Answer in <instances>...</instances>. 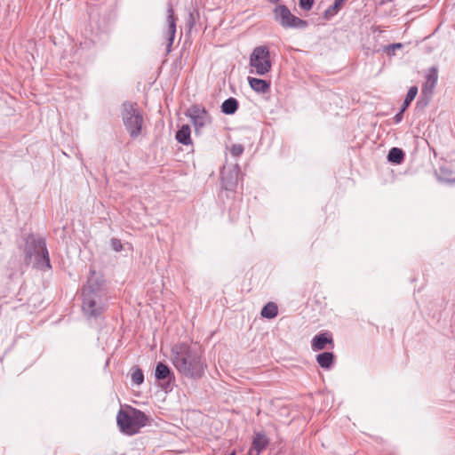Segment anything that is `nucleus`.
Returning <instances> with one entry per match:
<instances>
[{
  "mask_svg": "<svg viewBox=\"0 0 455 455\" xmlns=\"http://www.w3.org/2000/svg\"><path fill=\"white\" fill-rule=\"evenodd\" d=\"M171 361L180 375L191 379H200L207 369L204 351L197 345L185 342L174 345L171 349Z\"/></svg>",
  "mask_w": 455,
  "mask_h": 455,
  "instance_id": "1",
  "label": "nucleus"
},
{
  "mask_svg": "<svg viewBox=\"0 0 455 455\" xmlns=\"http://www.w3.org/2000/svg\"><path fill=\"white\" fill-rule=\"evenodd\" d=\"M84 313L88 317H98L107 307V295L104 289V281L94 275L88 278L86 285L83 289Z\"/></svg>",
  "mask_w": 455,
  "mask_h": 455,
  "instance_id": "2",
  "label": "nucleus"
},
{
  "mask_svg": "<svg viewBox=\"0 0 455 455\" xmlns=\"http://www.w3.org/2000/svg\"><path fill=\"white\" fill-rule=\"evenodd\" d=\"M24 252L28 264L33 263L39 269L51 268L49 253L43 238L29 235L26 238Z\"/></svg>",
  "mask_w": 455,
  "mask_h": 455,
  "instance_id": "3",
  "label": "nucleus"
},
{
  "mask_svg": "<svg viewBox=\"0 0 455 455\" xmlns=\"http://www.w3.org/2000/svg\"><path fill=\"white\" fill-rule=\"evenodd\" d=\"M147 421L148 418L144 412L132 407L128 411L120 410L116 416L117 425L121 431L127 435L136 434Z\"/></svg>",
  "mask_w": 455,
  "mask_h": 455,
  "instance_id": "4",
  "label": "nucleus"
},
{
  "mask_svg": "<svg viewBox=\"0 0 455 455\" xmlns=\"http://www.w3.org/2000/svg\"><path fill=\"white\" fill-rule=\"evenodd\" d=\"M121 115L125 129L131 138H138L141 133L144 119L137 103L124 102L122 105Z\"/></svg>",
  "mask_w": 455,
  "mask_h": 455,
  "instance_id": "5",
  "label": "nucleus"
},
{
  "mask_svg": "<svg viewBox=\"0 0 455 455\" xmlns=\"http://www.w3.org/2000/svg\"><path fill=\"white\" fill-rule=\"evenodd\" d=\"M251 73L264 76L271 70L272 63L269 50L265 45L257 46L250 56Z\"/></svg>",
  "mask_w": 455,
  "mask_h": 455,
  "instance_id": "6",
  "label": "nucleus"
},
{
  "mask_svg": "<svg viewBox=\"0 0 455 455\" xmlns=\"http://www.w3.org/2000/svg\"><path fill=\"white\" fill-rule=\"evenodd\" d=\"M275 21L284 28L303 29L307 27V21L295 15L285 5L280 4L274 9Z\"/></svg>",
  "mask_w": 455,
  "mask_h": 455,
  "instance_id": "7",
  "label": "nucleus"
},
{
  "mask_svg": "<svg viewBox=\"0 0 455 455\" xmlns=\"http://www.w3.org/2000/svg\"><path fill=\"white\" fill-rule=\"evenodd\" d=\"M188 116L190 117L195 129L198 132L201 128L212 124V116L208 111L200 105H194L188 110Z\"/></svg>",
  "mask_w": 455,
  "mask_h": 455,
  "instance_id": "8",
  "label": "nucleus"
},
{
  "mask_svg": "<svg viewBox=\"0 0 455 455\" xmlns=\"http://www.w3.org/2000/svg\"><path fill=\"white\" fill-rule=\"evenodd\" d=\"M240 168L237 164L224 166L220 176L222 187L226 190L233 191L238 184Z\"/></svg>",
  "mask_w": 455,
  "mask_h": 455,
  "instance_id": "9",
  "label": "nucleus"
},
{
  "mask_svg": "<svg viewBox=\"0 0 455 455\" xmlns=\"http://www.w3.org/2000/svg\"><path fill=\"white\" fill-rule=\"evenodd\" d=\"M269 444V439L264 432H256L247 455H259Z\"/></svg>",
  "mask_w": 455,
  "mask_h": 455,
  "instance_id": "10",
  "label": "nucleus"
},
{
  "mask_svg": "<svg viewBox=\"0 0 455 455\" xmlns=\"http://www.w3.org/2000/svg\"><path fill=\"white\" fill-rule=\"evenodd\" d=\"M166 23L168 26L166 32L168 40L167 52H170L176 34V18L174 16V10L171 3H169L167 6Z\"/></svg>",
  "mask_w": 455,
  "mask_h": 455,
  "instance_id": "11",
  "label": "nucleus"
},
{
  "mask_svg": "<svg viewBox=\"0 0 455 455\" xmlns=\"http://www.w3.org/2000/svg\"><path fill=\"white\" fill-rule=\"evenodd\" d=\"M438 79L437 68L432 67L429 68L428 73L426 76V81L422 86V92L425 94H431L436 85Z\"/></svg>",
  "mask_w": 455,
  "mask_h": 455,
  "instance_id": "12",
  "label": "nucleus"
},
{
  "mask_svg": "<svg viewBox=\"0 0 455 455\" xmlns=\"http://www.w3.org/2000/svg\"><path fill=\"white\" fill-rule=\"evenodd\" d=\"M327 344H332V337L331 334L324 332L313 338L311 347L314 351H319L325 348Z\"/></svg>",
  "mask_w": 455,
  "mask_h": 455,
  "instance_id": "13",
  "label": "nucleus"
},
{
  "mask_svg": "<svg viewBox=\"0 0 455 455\" xmlns=\"http://www.w3.org/2000/svg\"><path fill=\"white\" fill-rule=\"evenodd\" d=\"M251 88L258 93H267L270 90V82L263 79L248 77Z\"/></svg>",
  "mask_w": 455,
  "mask_h": 455,
  "instance_id": "14",
  "label": "nucleus"
},
{
  "mask_svg": "<svg viewBox=\"0 0 455 455\" xmlns=\"http://www.w3.org/2000/svg\"><path fill=\"white\" fill-rule=\"evenodd\" d=\"M176 140L183 145L191 144L190 128L188 124L182 125L176 132Z\"/></svg>",
  "mask_w": 455,
  "mask_h": 455,
  "instance_id": "15",
  "label": "nucleus"
},
{
  "mask_svg": "<svg viewBox=\"0 0 455 455\" xmlns=\"http://www.w3.org/2000/svg\"><path fill=\"white\" fill-rule=\"evenodd\" d=\"M238 108V101L236 99L230 97L224 100L221 105V111L226 115H233Z\"/></svg>",
  "mask_w": 455,
  "mask_h": 455,
  "instance_id": "16",
  "label": "nucleus"
},
{
  "mask_svg": "<svg viewBox=\"0 0 455 455\" xmlns=\"http://www.w3.org/2000/svg\"><path fill=\"white\" fill-rule=\"evenodd\" d=\"M171 375L173 376L170 367L164 363H158L156 367L155 376L158 380H164L169 378Z\"/></svg>",
  "mask_w": 455,
  "mask_h": 455,
  "instance_id": "17",
  "label": "nucleus"
},
{
  "mask_svg": "<svg viewBox=\"0 0 455 455\" xmlns=\"http://www.w3.org/2000/svg\"><path fill=\"white\" fill-rule=\"evenodd\" d=\"M333 354L331 352H323L316 356L318 364L324 369H328L333 363Z\"/></svg>",
  "mask_w": 455,
  "mask_h": 455,
  "instance_id": "18",
  "label": "nucleus"
},
{
  "mask_svg": "<svg viewBox=\"0 0 455 455\" xmlns=\"http://www.w3.org/2000/svg\"><path fill=\"white\" fill-rule=\"evenodd\" d=\"M404 159V153L401 148H392L387 155V160L390 163L399 164Z\"/></svg>",
  "mask_w": 455,
  "mask_h": 455,
  "instance_id": "19",
  "label": "nucleus"
},
{
  "mask_svg": "<svg viewBox=\"0 0 455 455\" xmlns=\"http://www.w3.org/2000/svg\"><path fill=\"white\" fill-rule=\"evenodd\" d=\"M261 315L267 319L275 318L278 314V307L275 303L268 302L261 309Z\"/></svg>",
  "mask_w": 455,
  "mask_h": 455,
  "instance_id": "20",
  "label": "nucleus"
},
{
  "mask_svg": "<svg viewBox=\"0 0 455 455\" xmlns=\"http://www.w3.org/2000/svg\"><path fill=\"white\" fill-rule=\"evenodd\" d=\"M131 378H132V383L135 385L140 386L144 382L143 371H141V369H140L137 366L132 368Z\"/></svg>",
  "mask_w": 455,
  "mask_h": 455,
  "instance_id": "21",
  "label": "nucleus"
},
{
  "mask_svg": "<svg viewBox=\"0 0 455 455\" xmlns=\"http://www.w3.org/2000/svg\"><path fill=\"white\" fill-rule=\"evenodd\" d=\"M418 93V88L416 86H411L407 92L406 97L403 100L402 108L403 109H407V108L410 106L411 101L415 99L416 95Z\"/></svg>",
  "mask_w": 455,
  "mask_h": 455,
  "instance_id": "22",
  "label": "nucleus"
},
{
  "mask_svg": "<svg viewBox=\"0 0 455 455\" xmlns=\"http://www.w3.org/2000/svg\"><path fill=\"white\" fill-rule=\"evenodd\" d=\"M244 148L241 144H234L230 148V154L235 156L238 157L243 153Z\"/></svg>",
  "mask_w": 455,
  "mask_h": 455,
  "instance_id": "23",
  "label": "nucleus"
},
{
  "mask_svg": "<svg viewBox=\"0 0 455 455\" xmlns=\"http://www.w3.org/2000/svg\"><path fill=\"white\" fill-rule=\"evenodd\" d=\"M403 44L401 43H395L384 47V52H386L388 55H394L395 51L397 49H402Z\"/></svg>",
  "mask_w": 455,
  "mask_h": 455,
  "instance_id": "24",
  "label": "nucleus"
},
{
  "mask_svg": "<svg viewBox=\"0 0 455 455\" xmlns=\"http://www.w3.org/2000/svg\"><path fill=\"white\" fill-rule=\"evenodd\" d=\"M314 0H299V7L305 11H309L313 6Z\"/></svg>",
  "mask_w": 455,
  "mask_h": 455,
  "instance_id": "25",
  "label": "nucleus"
},
{
  "mask_svg": "<svg viewBox=\"0 0 455 455\" xmlns=\"http://www.w3.org/2000/svg\"><path fill=\"white\" fill-rule=\"evenodd\" d=\"M111 246L114 251H121L123 250V245L120 240L116 238L111 239Z\"/></svg>",
  "mask_w": 455,
  "mask_h": 455,
  "instance_id": "26",
  "label": "nucleus"
},
{
  "mask_svg": "<svg viewBox=\"0 0 455 455\" xmlns=\"http://www.w3.org/2000/svg\"><path fill=\"white\" fill-rule=\"evenodd\" d=\"M406 109H403V108H401L400 111L394 116V122L395 124H399L402 121L403 116V112Z\"/></svg>",
  "mask_w": 455,
  "mask_h": 455,
  "instance_id": "27",
  "label": "nucleus"
},
{
  "mask_svg": "<svg viewBox=\"0 0 455 455\" xmlns=\"http://www.w3.org/2000/svg\"><path fill=\"white\" fill-rule=\"evenodd\" d=\"M439 179H440L441 180L447 181V182L451 181V180H448V179L443 178L441 174L439 175Z\"/></svg>",
  "mask_w": 455,
  "mask_h": 455,
  "instance_id": "28",
  "label": "nucleus"
},
{
  "mask_svg": "<svg viewBox=\"0 0 455 455\" xmlns=\"http://www.w3.org/2000/svg\"><path fill=\"white\" fill-rule=\"evenodd\" d=\"M270 1H271V2H273V3H276V2H278L279 0H270Z\"/></svg>",
  "mask_w": 455,
  "mask_h": 455,
  "instance_id": "29",
  "label": "nucleus"
},
{
  "mask_svg": "<svg viewBox=\"0 0 455 455\" xmlns=\"http://www.w3.org/2000/svg\"><path fill=\"white\" fill-rule=\"evenodd\" d=\"M230 455H235V452L231 453Z\"/></svg>",
  "mask_w": 455,
  "mask_h": 455,
  "instance_id": "30",
  "label": "nucleus"
}]
</instances>
